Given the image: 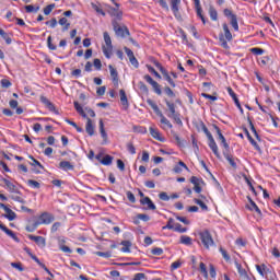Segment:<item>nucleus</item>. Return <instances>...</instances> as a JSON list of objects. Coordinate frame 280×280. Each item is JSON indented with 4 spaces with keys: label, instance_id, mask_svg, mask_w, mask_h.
I'll return each mask as SVG.
<instances>
[{
    "label": "nucleus",
    "instance_id": "obj_44",
    "mask_svg": "<svg viewBox=\"0 0 280 280\" xmlns=\"http://www.w3.org/2000/svg\"><path fill=\"white\" fill-rule=\"evenodd\" d=\"M54 8H56V4L55 3H51V4H48L44 8V14L46 16H49V14H51Z\"/></svg>",
    "mask_w": 280,
    "mask_h": 280
},
{
    "label": "nucleus",
    "instance_id": "obj_62",
    "mask_svg": "<svg viewBox=\"0 0 280 280\" xmlns=\"http://www.w3.org/2000/svg\"><path fill=\"white\" fill-rule=\"evenodd\" d=\"M268 62H270V57L269 56H265L260 59V66L261 67H266V65H268Z\"/></svg>",
    "mask_w": 280,
    "mask_h": 280
},
{
    "label": "nucleus",
    "instance_id": "obj_11",
    "mask_svg": "<svg viewBox=\"0 0 280 280\" xmlns=\"http://www.w3.org/2000/svg\"><path fill=\"white\" fill-rule=\"evenodd\" d=\"M228 93H229L230 97H232L236 108H238L240 113H242V115H244V108H242V104L240 103V98H237V94H235V92L233 91V88L229 86L228 88Z\"/></svg>",
    "mask_w": 280,
    "mask_h": 280
},
{
    "label": "nucleus",
    "instance_id": "obj_54",
    "mask_svg": "<svg viewBox=\"0 0 280 280\" xmlns=\"http://www.w3.org/2000/svg\"><path fill=\"white\" fill-rule=\"evenodd\" d=\"M174 219H168L167 224L163 226V230L165 231V229H168L170 231H174Z\"/></svg>",
    "mask_w": 280,
    "mask_h": 280
},
{
    "label": "nucleus",
    "instance_id": "obj_21",
    "mask_svg": "<svg viewBox=\"0 0 280 280\" xmlns=\"http://www.w3.org/2000/svg\"><path fill=\"white\" fill-rule=\"evenodd\" d=\"M108 69H109V73H110L113 82L117 84L119 82V72H117V69H115L110 65L108 66Z\"/></svg>",
    "mask_w": 280,
    "mask_h": 280
},
{
    "label": "nucleus",
    "instance_id": "obj_23",
    "mask_svg": "<svg viewBox=\"0 0 280 280\" xmlns=\"http://www.w3.org/2000/svg\"><path fill=\"white\" fill-rule=\"evenodd\" d=\"M0 36L8 45H12V33H7L3 28L0 30Z\"/></svg>",
    "mask_w": 280,
    "mask_h": 280
},
{
    "label": "nucleus",
    "instance_id": "obj_38",
    "mask_svg": "<svg viewBox=\"0 0 280 280\" xmlns=\"http://www.w3.org/2000/svg\"><path fill=\"white\" fill-rule=\"evenodd\" d=\"M102 165H113V156L112 155H105L101 160Z\"/></svg>",
    "mask_w": 280,
    "mask_h": 280
},
{
    "label": "nucleus",
    "instance_id": "obj_48",
    "mask_svg": "<svg viewBox=\"0 0 280 280\" xmlns=\"http://www.w3.org/2000/svg\"><path fill=\"white\" fill-rule=\"evenodd\" d=\"M164 93H165V95H167V97H171V98L176 97V93H174L172 91V88H170V86L164 88Z\"/></svg>",
    "mask_w": 280,
    "mask_h": 280
},
{
    "label": "nucleus",
    "instance_id": "obj_50",
    "mask_svg": "<svg viewBox=\"0 0 280 280\" xmlns=\"http://www.w3.org/2000/svg\"><path fill=\"white\" fill-rule=\"evenodd\" d=\"M47 47L50 51H56L58 49V47L51 43V36H48L47 38Z\"/></svg>",
    "mask_w": 280,
    "mask_h": 280
},
{
    "label": "nucleus",
    "instance_id": "obj_49",
    "mask_svg": "<svg viewBox=\"0 0 280 280\" xmlns=\"http://www.w3.org/2000/svg\"><path fill=\"white\" fill-rule=\"evenodd\" d=\"M147 69L149 71V73H152L153 75H155L158 78V80H161V75L159 74V72L154 69V67L147 65Z\"/></svg>",
    "mask_w": 280,
    "mask_h": 280
},
{
    "label": "nucleus",
    "instance_id": "obj_24",
    "mask_svg": "<svg viewBox=\"0 0 280 280\" xmlns=\"http://www.w3.org/2000/svg\"><path fill=\"white\" fill-rule=\"evenodd\" d=\"M228 163L233 167V170H237V163L235 162V158L231 155V153L225 152V155H223Z\"/></svg>",
    "mask_w": 280,
    "mask_h": 280
},
{
    "label": "nucleus",
    "instance_id": "obj_51",
    "mask_svg": "<svg viewBox=\"0 0 280 280\" xmlns=\"http://www.w3.org/2000/svg\"><path fill=\"white\" fill-rule=\"evenodd\" d=\"M97 257H104L105 259H109V257H113V254L110 252H96Z\"/></svg>",
    "mask_w": 280,
    "mask_h": 280
},
{
    "label": "nucleus",
    "instance_id": "obj_37",
    "mask_svg": "<svg viewBox=\"0 0 280 280\" xmlns=\"http://www.w3.org/2000/svg\"><path fill=\"white\" fill-rule=\"evenodd\" d=\"M180 244H184L185 246H191L192 240L190 236L182 235L180 236Z\"/></svg>",
    "mask_w": 280,
    "mask_h": 280
},
{
    "label": "nucleus",
    "instance_id": "obj_26",
    "mask_svg": "<svg viewBox=\"0 0 280 280\" xmlns=\"http://www.w3.org/2000/svg\"><path fill=\"white\" fill-rule=\"evenodd\" d=\"M73 104L77 113H79V115H81V117H83L84 119H88L89 116H86V113L84 112V108H82V105H80L78 101H74Z\"/></svg>",
    "mask_w": 280,
    "mask_h": 280
},
{
    "label": "nucleus",
    "instance_id": "obj_61",
    "mask_svg": "<svg viewBox=\"0 0 280 280\" xmlns=\"http://www.w3.org/2000/svg\"><path fill=\"white\" fill-rule=\"evenodd\" d=\"M190 183L194 184V186H196V185H202L203 182H202V179H200V178H198L196 176H192L190 178Z\"/></svg>",
    "mask_w": 280,
    "mask_h": 280
},
{
    "label": "nucleus",
    "instance_id": "obj_19",
    "mask_svg": "<svg viewBox=\"0 0 280 280\" xmlns=\"http://www.w3.org/2000/svg\"><path fill=\"white\" fill-rule=\"evenodd\" d=\"M59 170H62L63 172H72V170H74V166L69 161H61L59 163Z\"/></svg>",
    "mask_w": 280,
    "mask_h": 280
},
{
    "label": "nucleus",
    "instance_id": "obj_9",
    "mask_svg": "<svg viewBox=\"0 0 280 280\" xmlns=\"http://www.w3.org/2000/svg\"><path fill=\"white\" fill-rule=\"evenodd\" d=\"M51 222H54L52 214L49 212H44L40 214L38 220L34 223V226L36 229V226H40V224H51Z\"/></svg>",
    "mask_w": 280,
    "mask_h": 280
},
{
    "label": "nucleus",
    "instance_id": "obj_42",
    "mask_svg": "<svg viewBox=\"0 0 280 280\" xmlns=\"http://www.w3.org/2000/svg\"><path fill=\"white\" fill-rule=\"evenodd\" d=\"M138 89L141 91V93H145L147 95H148V93H150L148 85H145V83H143V81L138 82Z\"/></svg>",
    "mask_w": 280,
    "mask_h": 280
},
{
    "label": "nucleus",
    "instance_id": "obj_13",
    "mask_svg": "<svg viewBox=\"0 0 280 280\" xmlns=\"http://www.w3.org/2000/svg\"><path fill=\"white\" fill-rule=\"evenodd\" d=\"M195 3V10L197 12V16L201 20L203 25H207V18L202 14V7L200 5V0H192Z\"/></svg>",
    "mask_w": 280,
    "mask_h": 280
},
{
    "label": "nucleus",
    "instance_id": "obj_57",
    "mask_svg": "<svg viewBox=\"0 0 280 280\" xmlns=\"http://www.w3.org/2000/svg\"><path fill=\"white\" fill-rule=\"evenodd\" d=\"M45 25H49V27H51L54 30V27H56V25H58V20H56V18H52L50 21H46Z\"/></svg>",
    "mask_w": 280,
    "mask_h": 280
},
{
    "label": "nucleus",
    "instance_id": "obj_59",
    "mask_svg": "<svg viewBox=\"0 0 280 280\" xmlns=\"http://www.w3.org/2000/svg\"><path fill=\"white\" fill-rule=\"evenodd\" d=\"M93 66L95 67L96 71H102V60L100 59H94Z\"/></svg>",
    "mask_w": 280,
    "mask_h": 280
},
{
    "label": "nucleus",
    "instance_id": "obj_56",
    "mask_svg": "<svg viewBox=\"0 0 280 280\" xmlns=\"http://www.w3.org/2000/svg\"><path fill=\"white\" fill-rule=\"evenodd\" d=\"M195 205H198L202 211H207L209 209L207 205L200 199H195Z\"/></svg>",
    "mask_w": 280,
    "mask_h": 280
},
{
    "label": "nucleus",
    "instance_id": "obj_17",
    "mask_svg": "<svg viewBox=\"0 0 280 280\" xmlns=\"http://www.w3.org/2000/svg\"><path fill=\"white\" fill-rule=\"evenodd\" d=\"M28 240H32V242H35V244H37L39 248H45V246H47V242L43 236L28 235Z\"/></svg>",
    "mask_w": 280,
    "mask_h": 280
},
{
    "label": "nucleus",
    "instance_id": "obj_20",
    "mask_svg": "<svg viewBox=\"0 0 280 280\" xmlns=\"http://www.w3.org/2000/svg\"><path fill=\"white\" fill-rule=\"evenodd\" d=\"M183 170H186L187 172H189V167H187V164H185V162L183 161H179L178 164L174 166L173 172L175 174H180Z\"/></svg>",
    "mask_w": 280,
    "mask_h": 280
},
{
    "label": "nucleus",
    "instance_id": "obj_45",
    "mask_svg": "<svg viewBox=\"0 0 280 280\" xmlns=\"http://www.w3.org/2000/svg\"><path fill=\"white\" fill-rule=\"evenodd\" d=\"M173 231L176 233H187V228H183L180 223H175V228H173Z\"/></svg>",
    "mask_w": 280,
    "mask_h": 280
},
{
    "label": "nucleus",
    "instance_id": "obj_34",
    "mask_svg": "<svg viewBox=\"0 0 280 280\" xmlns=\"http://www.w3.org/2000/svg\"><path fill=\"white\" fill-rule=\"evenodd\" d=\"M170 119H173L177 126H183V120L180 119V113L173 114V115H167Z\"/></svg>",
    "mask_w": 280,
    "mask_h": 280
},
{
    "label": "nucleus",
    "instance_id": "obj_2",
    "mask_svg": "<svg viewBox=\"0 0 280 280\" xmlns=\"http://www.w3.org/2000/svg\"><path fill=\"white\" fill-rule=\"evenodd\" d=\"M147 104H149L152 107L155 115L160 117V124L162 125L163 130H172L174 128L170 119H167V117L163 115V112H161V108H159V105H156L155 102L152 101V98H148Z\"/></svg>",
    "mask_w": 280,
    "mask_h": 280
},
{
    "label": "nucleus",
    "instance_id": "obj_25",
    "mask_svg": "<svg viewBox=\"0 0 280 280\" xmlns=\"http://www.w3.org/2000/svg\"><path fill=\"white\" fill-rule=\"evenodd\" d=\"M150 135L153 137V139H156L158 141H163V138L161 137V131H159L154 127H150Z\"/></svg>",
    "mask_w": 280,
    "mask_h": 280
},
{
    "label": "nucleus",
    "instance_id": "obj_36",
    "mask_svg": "<svg viewBox=\"0 0 280 280\" xmlns=\"http://www.w3.org/2000/svg\"><path fill=\"white\" fill-rule=\"evenodd\" d=\"M103 38L106 47H113V39H110V35L108 34V32L103 33Z\"/></svg>",
    "mask_w": 280,
    "mask_h": 280
},
{
    "label": "nucleus",
    "instance_id": "obj_35",
    "mask_svg": "<svg viewBox=\"0 0 280 280\" xmlns=\"http://www.w3.org/2000/svg\"><path fill=\"white\" fill-rule=\"evenodd\" d=\"M209 16L211 21H218V10H215L213 5L209 7Z\"/></svg>",
    "mask_w": 280,
    "mask_h": 280
},
{
    "label": "nucleus",
    "instance_id": "obj_8",
    "mask_svg": "<svg viewBox=\"0 0 280 280\" xmlns=\"http://www.w3.org/2000/svg\"><path fill=\"white\" fill-rule=\"evenodd\" d=\"M199 236H200L201 243L203 244L205 248H211V246H213V244H215L213 242V237L211 236V233L208 230L200 232Z\"/></svg>",
    "mask_w": 280,
    "mask_h": 280
},
{
    "label": "nucleus",
    "instance_id": "obj_32",
    "mask_svg": "<svg viewBox=\"0 0 280 280\" xmlns=\"http://www.w3.org/2000/svg\"><path fill=\"white\" fill-rule=\"evenodd\" d=\"M249 51L254 56H264L266 54V49L259 47L249 48Z\"/></svg>",
    "mask_w": 280,
    "mask_h": 280
},
{
    "label": "nucleus",
    "instance_id": "obj_22",
    "mask_svg": "<svg viewBox=\"0 0 280 280\" xmlns=\"http://www.w3.org/2000/svg\"><path fill=\"white\" fill-rule=\"evenodd\" d=\"M88 122L85 126V130L88 132V135H90V137H93V135H95V127L93 126V120H91V118H89L88 116Z\"/></svg>",
    "mask_w": 280,
    "mask_h": 280
},
{
    "label": "nucleus",
    "instance_id": "obj_43",
    "mask_svg": "<svg viewBox=\"0 0 280 280\" xmlns=\"http://www.w3.org/2000/svg\"><path fill=\"white\" fill-rule=\"evenodd\" d=\"M27 185H28V187H32V189H40V183H38L34 179H28Z\"/></svg>",
    "mask_w": 280,
    "mask_h": 280
},
{
    "label": "nucleus",
    "instance_id": "obj_15",
    "mask_svg": "<svg viewBox=\"0 0 280 280\" xmlns=\"http://www.w3.org/2000/svg\"><path fill=\"white\" fill-rule=\"evenodd\" d=\"M31 161L28 162L30 165L33 167L34 174H40V170H43V164L38 162V160L34 159V156H30Z\"/></svg>",
    "mask_w": 280,
    "mask_h": 280
},
{
    "label": "nucleus",
    "instance_id": "obj_53",
    "mask_svg": "<svg viewBox=\"0 0 280 280\" xmlns=\"http://www.w3.org/2000/svg\"><path fill=\"white\" fill-rule=\"evenodd\" d=\"M219 250H220L223 259H225V261H231V256L229 255V253H226V249L220 247Z\"/></svg>",
    "mask_w": 280,
    "mask_h": 280
},
{
    "label": "nucleus",
    "instance_id": "obj_12",
    "mask_svg": "<svg viewBox=\"0 0 280 280\" xmlns=\"http://www.w3.org/2000/svg\"><path fill=\"white\" fill-rule=\"evenodd\" d=\"M171 10L175 19H180V0H171Z\"/></svg>",
    "mask_w": 280,
    "mask_h": 280
},
{
    "label": "nucleus",
    "instance_id": "obj_5",
    "mask_svg": "<svg viewBox=\"0 0 280 280\" xmlns=\"http://www.w3.org/2000/svg\"><path fill=\"white\" fill-rule=\"evenodd\" d=\"M154 67H156V69H159V71L162 73L163 79L168 82V84L173 88L176 89V82H174V79H172V77L170 75V72L167 71V69H165L163 67V65H161V62L154 60L153 61Z\"/></svg>",
    "mask_w": 280,
    "mask_h": 280
},
{
    "label": "nucleus",
    "instance_id": "obj_30",
    "mask_svg": "<svg viewBox=\"0 0 280 280\" xmlns=\"http://www.w3.org/2000/svg\"><path fill=\"white\" fill-rule=\"evenodd\" d=\"M121 253H130V247L132 246V243L130 241H122L121 243Z\"/></svg>",
    "mask_w": 280,
    "mask_h": 280
},
{
    "label": "nucleus",
    "instance_id": "obj_1",
    "mask_svg": "<svg viewBox=\"0 0 280 280\" xmlns=\"http://www.w3.org/2000/svg\"><path fill=\"white\" fill-rule=\"evenodd\" d=\"M195 128L197 131L203 132L208 141H215V139H218L219 141H226V139L224 138V135H222V130L215 124L207 127V125H205L202 120H199L195 122Z\"/></svg>",
    "mask_w": 280,
    "mask_h": 280
},
{
    "label": "nucleus",
    "instance_id": "obj_63",
    "mask_svg": "<svg viewBox=\"0 0 280 280\" xmlns=\"http://www.w3.org/2000/svg\"><path fill=\"white\" fill-rule=\"evenodd\" d=\"M159 198H160V200H163L164 202L170 201V197L167 196V192H160Z\"/></svg>",
    "mask_w": 280,
    "mask_h": 280
},
{
    "label": "nucleus",
    "instance_id": "obj_14",
    "mask_svg": "<svg viewBox=\"0 0 280 280\" xmlns=\"http://www.w3.org/2000/svg\"><path fill=\"white\" fill-rule=\"evenodd\" d=\"M42 104H44L46 106V108H48V110H50V113H58V110H56V105H54V103H51V101H49V98H47V96H40L39 97Z\"/></svg>",
    "mask_w": 280,
    "mask_h": 280
},
{
    "label": "nucleus",
    "instance_id": "obj_41",
    "mask_svg": "<svg viewBox=\"0 0 280 280\" xmlns=\"http://www.w3.org/2000/svg\"><path fill=\"white\" fill-rule=\"evenodd\" d=\"M4 218H7L9 222H13V220H16V213L11 209L7 212V214H4Z\"/></svg>",
    "mask_w": 280,
    "mask_h": 280
},
{
    "label": "nucleus",
    "instance_id": "obj_27",
    "mask_svg": "<svg viewBox=\"0 0 280 280\" xmlns=\"http://www.w3.org/2000/svg\"><path fill=\"white\" fill-rule=\"evenodd\" d=\"M58 23L61 25L62 32H68L69 27H71V23H69L67 18H61Z\"/></svg>",
    "mask_w": 280,
    "mask_h": 280
},
{
    "label": "nucleus",
    "instance_id": "obj_47",
    "mask_svg": "<svg viewBox=\"0 0 280 280\" xmlns=\"http://www.w3.org/2000/svg\"><path fill=\"white\" fill-rule=\"evenodd\" d=\"M250 202V211H256V213H258L259 215H261V210L259 209V207L257 206V203H255V201H253L252 199L249 200Z\"/></svg>",
    "mask_w": 280,
    "mask_h": 280
},
{
    "label": "nucleus",
    "instance_id": "obj_33",
    "mask_svg": "<svg viewBox=\"0 0 280 280\" xmlns=\"http://www.w3.org/2000/svg\"><path fill=\"white\" fill-rule=\"evenodd\" d=\"M256 269L260 277H265L266 272L269 270L266 265H256Z\"/></svg>",
    "mask_w": 280,
    "mask_h": 280
},
{
    "label": "nucleus",
    "instance_id": "obj_46",
    "mask_svg": "<svg viewBox=\"0 0 280 280\" xmlns=\"http://www.w3.org/2000/svg\"><path fill=\"white\" fill-rule=\"evenodd\" d=\"M221 148H223V156L225 155V152L228 154H231V147H229V142L222 141L221 142Z\"/></svg>",
    "mask_w": 280,
    "mask_h": 280
},
{
    "label": "nucleus",
    "instance_id": "obj_4",
    "mask_svg": "<svg viewBox=\"0 0 280 280\" xmlns=\"http://www.w3.org/2000/svg\"><path fill=\"white\" fill-rule=\"evenodd\" d=\"M112 26L118 38H126V36H130V30H128V26H120L117 20H112Z\"/></svg>",
    "mask_w": 280,
    "mask_h": 280
},
{
    "label": "nucleus",
    "instance_id": "obj_39",
    "mask_svg": "<svg viewBox=\"0 0 280 280\" xmlns=\"http://www.w3.org/2000/svg\"><path fill=\"white\" fill-rule=\"evenodd\" d=\"M103 54L105 58L110 59V56H113V46L112 47L103 46Z\"/></svg>",
    "mask_w": 280,
    "mask_h": 280
},
{
    "label": "nucleus",
    "instance_id": "obj_28",
    "mask_svg": "<svg viewBox=\"0 0 280 280\" xmlns=\"http://www.w3.org/2000/svg\"><path fill=\"white\" fill-rule=\"evenodd\" d=\"M164 102H165V104H166V106H167V108L170 110L168 115H176V114H178L176 112V104L170 102L167 98H165Z\"/></svg>",
    "mask_w": 280,
    "mask_h": 280
},
{
    "label": "nucleus",
    "instance_id": "obj_40",
    "mask_svg": "<svg viewBox=\"0 0 280 280\" xmlns=\"http://www.w3.org/2000/svg\"><path fill=\"white\" fill-rule=\"evenodd\" d=\"M25 11L27 12V14H32V12H34L36 14V12H38V10H40V7H34L32 4L25 5Z\"/></svg>",
    "mask_w": 280,
    "mask_h": 280
},
{
    "label": "nucleus",
    "instance_id": "obj_31",
    "mask_svg": "<svg viewBox=\"0 0 280 280\" xmlns=\"http://www.w3.org/2000/svg\"><path fill=\"white\" fill-rule=\"evenodd\" d=\"M119 95H120V102H121L122 106L128 107L129 104H128V96L126 95V91L125 90H120L119 91Z\"/></svg>",
    "mask_w": 280,
    "mask_h": 280
},
{
    "label": "nucleus",
    "instance_id": "obj_64",
    "mask_svg": "<svg viewBox=\"0 0 280 280\" xmlns=\"http://www.w3.org/2000/svg\"><path fill=\"white\" fill-rule=\"evenodd\" d=\"M152 255H158L161 256L163 254V248L161 247H155L151 250Z\"/></svg>",
    "mask_w": 280,
    "mask_h": 280
},
{
    "label": "nucleus",
    "instance_id": "obj_52",
    "mask_svg": "<svg viewBox=\"0 0 280 280\" xmlns=\"http://www.w3.org/2000/svg\"><path fill=\"white\" fill-rule=\"evenodd\" d=\"M11 200H14L15 202H20L21 205H25V199L19 195H11Z\"/></svg>",
    "mask_w": 280,
    "mask_h": 280
},
{
    "label": "nucleus",
    "instance_id": "obj_3",
    "mask_svg": "<svg viewBox=\"0 0 280 280\" xmlns=\"http://www.w3.org/2000/svg\"><path fill=\"white\" fill-rule=\"evenodd\" d=\"M222 28L224 34H219V40L221 43V47H223V49H229V43H231V40H233V34L231 33V30L229 28V24L223 23L222 24Z\"/></svg>",
    "mask_w": 280,
    "mask_h": 280
},
{
    "label": "nucleus",
    "instance_id": "obj_6",
    "mask_svg": "<svg viewBox=\"0 0 280 280\" xmlns=\"http://www.w3.org/2000/svg\"><path fill=\"white\" fill-rule=\"evenodd\" d=\"M223 15L225 19L230 20V25L233 27L234 32H240V24L237 23V15L233 13L231 9H224Z\"/></svg>",
    "mask_w": 280,
    "mask_h": 280
},
{
    "label": "nucleus",
    "instance_id": "obj_16",
    "mask_svg": "<svg viewBox=\"0 0 280 280\" xmlns=\"http://www.w3.org/2000/svg\"><path fill=\"white\" fill-rule=\"evenodd\" d=\"M1 183H3L8 189V191H10L11 194H20L16 185H14V183L10 182V179L8 178H1Z\"/></svg>",
    "mask_w": 280,
    "mask_h": 280
},
{
    "label": "nucleus",
    "instance_id": "obj_55",
    "mask_svg": "<svg viewBox=\"0 0 280 280\" xmlns=\"http://www.w3.org/2000/svg\"><path fill=\"white\" fill-rule=\"evenodd\" d=\"M126 196H127L129 202H132V203L137 202V198L135 197V194H132V191L128 190L126 192Z\"/></svg>",
    "mask_w": 280,
    "mask_h": 280
},
{
    "label": "nucleus",
    "instance_id": "obj_10",
    "mask_svg": "<svg viewBox=\"0 0 280 280\" xmlns=\"http://www.w3.org/2000/svg\"><path fill=\"white\" fill-rule=\"evenodd\" d=\"M143 80H145V82H148V84L152 85V89L156 95H163V91L161 90V84H159V82L154 81V79H152V77L150 74H145L143 77Z\"/></svg>",
    "mask_w": 280,
    "mask_h": 280
},
{
    "label": "nucleus",
    "instance_id": "obj_29",
    "mask_svg": "<svg viewBox=\"0 0 280 280\" xmlns=\"http://www.w3.org/2000/svg\"><path fill=\"white\" fill-rule=\"evenodd\" d=\"M208 145L212 150L217 159H221L220 151H218V144L215 143V141H210Z\"/></svg>",
    "mask_w": 280,
    "mask_h": 280
},
{
    "label": "nucleus",
    "instance_id": "obj_60",
    "mask_svg": "<svg viewBox=\"0 0 280 280\" xmlns=\"http://www.w3.org/2000/svg\"><path fill=\"white\" fill-rule=\"evenodd\" d=\"M138 220H142V222H150V215L148 214H143V213H139L137 214Z\"/></svg>",
    "mask_w": 280,
    "mask_h": 280
},
{
    "label": "nucleus",
    "instance_id": "obj_58",
    "mask_svg": "<svg viewBox=\"0 0 280 280\" xmlns=\"http://www.w3.org/2000/svg\"><path fill=\"white\" fill-rule=\"evenodd\" d=\"M129 62H131V65H132V67H135V69H139V60H137V57H135V55L129 58Z\"/></svg>",
    "mask_w": 280,
    "mask_h": 280
},
{
    "label": "nucleus",
    "instance_id": "obj_7",
    "mask_svg": "<svg viewBox=\"0 0 280 280\" xmlns=\"http://www.w3.org/2000/svg\"><path fill=\"white\" fill-rule=\"evenodd\" d=\"M112 2L114 3L115 7L107 5L108 14H110L112 16H115L114 20L121 21V19H124V11L119 10V8H121V4H119L115 0H112Z\"/></svg>",
    "mask_w": 280,
    "mask_h": 280
},
{
    "label": "nucleus",
    "instance_id": "obj_18",
    "mask_svg": "<svg viewBox=\"0 0 280 280\" xmlns=\"http://www.w3.org/2000/svg\"><path fill=\"white\" fill-rule=\"evenodd\" d=\"M140 205H147V208L151 211H154L156 209V206L154 205V202H152V199H150V197H143L142 199H140Z\"/></svg>",
    "mask_w": 280,
    "mask_h": 280
}]
</instances>
